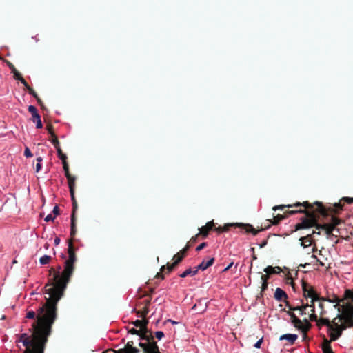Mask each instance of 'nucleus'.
<instances>
[{
	"label": "nucleus",
	"instance_id": "nucleus-56",
	"mask_svg": "<svg viewBox=\"0 0 353 353\" xmlns=\"http://www.w3.org/2000/svg\"><path fill=\"white\" fill-rule=\"evenodd\" d=\"M293 311H295V310H302V307L301 306H297V307H293V309H292Z\"/></svg>",
	"mask_w": 353,
	"mask_h": 353
},
{
	"label": "nucleus",
	"instance_id": "nucleus-19",
	"mask_svg": "<svg viewBox=\"0 0 353 353\" xmlns=\"http://www.w3.org/2000/svg\"><path fill=\"white\" fill-rule=\"evenodd\" d=\"M76 234V225H75V218H74V213L72 212V216H71V231L70 234L72 236H74Z\"/></svg>",
	"mask_w": 353,
	"mask_h": 353
},
{
	"label": "nucleus",
	"instance_id": "nucleus-5",
	"mask_svg": "<svg viewBox=\"0 0 353 353\" xmlns=\"http://www.w3.org/2000/svg\"><path fill=\"white\" fill-rule=\"evenodd\" d=\"M214 262V258H210L207 262L203 261L199 265L196 266L194 270L190 268L185 270L183 272L179 274L181 278H185L188 276H195L199 270H205L208 268L213 265Z\"/></svg>",
	"mask_w": 353,
	"mask_h": 353
},
{
	"label": "nucleus",
	"instance_id": "nucleus-63",
	"mask_svg": "<svg viewBox=\"0 0 353 353\" xmlns=\"http://www.w3.org/2000/svg\"><path fill=\"white\" fill-rule=\"evenodd\" d=\"M157 277H160L161 279H164V276L163 274H161L160 273H158L157 274Z\"/></svg>",
	"mask_w": 353,
	"mask_h": 353
},
{
	"label": "nucleus",
	"instance_id": "nucleus-45",
	"mask_svg": "<svg viewBox=\"0 0 353 353\" xmlns=\"http://www.w3.org/2000/svg\"><path fill=\"white\" fill-rule=\"evenodd\" d=\"M268 282L263 283L262 281L261 291L263 292L268 289Z\"/></svg>",
	"mask_w": 353,
	"mask_h": 353
},
{
	"label": "nucleus",
	"instance_id": "nucleus-27",
	"mask_svg": "<svg viewBox=\"0 0 353 353\" xmlns=\"http://www.w3.org/2000/svg\"><path fill=\"white\" fill-rule=\"evenodd\" d=\"M51 257L48 255H43L39 259V262L41 265L48 264Z\"/></svg>",
	"mask_w": 353,
	"mask_h": 353
},
{
	"label": "nucleus",
	"instance_id": "nucleus-46",
	"mask_svg": "<svg viewBox=\"0 0 353 353\" xmlns=\"http://www.w3.org/2000/svg\"><path fill=\"white\" fill-rule=\"evenodd\" d=\"M207 229V227H205V226H202L201 228H200L199 230V234H201L203 236V234L205 233V230Z\"/></svg>",
	"mask_w": 353,
	"mask_h": 353
},
{
	"label": "nucleus",
	"instance_id": "nucleus-16",
	"mask_svg": "<svg viewBox=\"0 0 353 353\" xmlns=\"http://www.w3.org/2000/svg\"><path fill=\"white\" fill-rule=\"evenodd\" d=\"M24 86L28 90L29 94H31L33 97H34L37 99V102L39 103V105L43 108V102L41 99L39 97L37 92L33 90V88H32L28 83L27 85Z\"/></svg>",
	"mask_w": 353,
	"mask_h": 353
},
{
	"label": "nucleus",
	"instance_id": "nucleus-20",
	"mask_svg": "<svg viewBox=\"0 0 353 353\" xmlns=\"http://www.w3.org/2000/svg\"><path fill=\"white\" fill-rule=\"evenodd\" d=\"M70 193L71 199L72 201V212H74V213H75V211L77 208V201L74 198V190L71 189V190H70Z\"/></svg>",
	"mask_w": 353,
	"mask_h": 353
},
{
	"label": "nucleus",
	"instance_id": "nucleus-61",
	"mask_svg": "<svg viewBox=\"0 0 353 353\" xmlns=\"http://www.w3.org/2000/svg\"><path fill=\"white\" fill-rule=\"evenodd\" d=\"M168 321L170 322V323H171L172 324H173V325H174V324H177V323H178V322L174 321H173V320H172V319H168Z\"/></svg>",
	"mask_w": 353,
	"mask_h": 353
},
{
	"label": "nucleus",
	"instance_id": "nucleus-9",
	"mask_svg": "<svg viewBox=\"0 0 353 353\" xmlns=\"http://www.w3.org/2000/svg\"><path fill=\"white\" fill-rule=\"evenodd\" d=\"M314 234H320V232L313 231L312 234L301 237L299 239L301 241V245L304 248L310 246L312 243V236Z\"/></svg>",
	"mask_w": 353,
	"mask_h": 353
},
{
	"label": "nucleus",
	"instance_id": "nucleus-31",
	"mask_svg": "<svg viewBox=\"0 0 353 353\" xmlns=\"http://www.w3.org/2000/svg\"><path fill=\"white\" fill-rule=\"evenodd\" d=\"M24 156L27 158H30L33 156L32 153L31 152L28 146H25Z\"/></svg>",
	"mask_w": 353,
	"mask_h": 353
},
{
	"label": "nucleus",
	"instance_id": "nucleus-13",
	"mask_svg": "<svg viewBox=\"0 0 353 353\" xmlns=\"http://www.w3.org/2000/svg\"><path fill=\"white\" fill-rule=\"evenodd\" d=\"M298 339V335L296 334H285L279 337V341L287 340L290 344L293 345Z\"/></svg>",
	"mask_w": 353,
	"mask_h": 353
},
{
	"label": "nucleus",
	"instance_id": "nucleus-57",
	"mask_svg": "<svg viewBox=\"0 0 353 353\" xmlns=\"http://www.w3.org/2000/svg\"><path fill=\"white\" fill-rule=\"evenodd\" d=\"M286 306L290 310H292L293 307L291 305H290L289 303L286 302Z\"/></svg>",
	"mask_w": 353,
	"mask_h": 353
},
{
	"label": "nucleus",
	"instance_id": "nucleus-10",
	"mask_svg": "<svg viewBox=\"0 0 353 353\" xmlns=\"http://www.w3.org/2000/svg\"><path fill=\"white\" fill-rule=\"evenodd\" d=\"M50 134L52 137V143L57 149L58 157L62 161V162L66 161L67 156L62 152V151L59 147V143L58 139H57V137L55 136V134Z\"/></svg>",
	"mask_w": 353,
	"mask_h": 353
},
{
	"label": "nucleus",
	"instance_id": "nucleus-53",
	"mask_svg": "<svg viewBox=\"0 0 353 353\" xmlns=\"http://www.w3.org/2000/svg\"><path fill=\"white\" fill-rule=\"evenodd\" d=\"M116 353H128L125 349H120L116 351Z\"/></svg>",
	"mask_w": 353,
	"mask_h": 353
},
{
	"label": "nucleus",
	"instance_id": "nucleus-18",
	"mask_svg": "<svg viewBox=\"0 0 353 353\" xmlns=\"http://www.w3.org/2000/svg\"><path fill=\"white\" fill-rule=\"evenodd\" d=\"M12 74L14 79L20 81L23 85H27L26 81L23 79L21 74L17 70L12 72Z\"/></svg>",
	"mask_w": 353,
	"mask_h": 353
},
{
	"label": "nucleus",
	"instance_id": "nucleus-52",
	"mask_svg": "<svg viewBox=\"0 0 353 353\" xmlns=\"http://www.w3.org/2000/svg\"><path fill=\"white\" fill-rule=\"evenodd\" d=\"M267 243H268L267 240H265L263 242H261V243L259 244V247L261 248H262L265 247L267 245Z\"/></svg>",
	"mask_w": 353,
	"mask_h": 353
},
{
	"label": "nucleus",
	"instance_id": "nucleus-62",
	"mask_svg": "<svg viewBox=\"0 0 353 353\" xmlns=\"http://www.w3.org/2000/svg\"><path fill=\"white\" fill-rule=\"evenodd\" d=\"M309 307H311V308L314 309V308H315V307H314V302H313V303H312V302L311 301V303H310V304H309Z\"/></svg>",
	"mask_w": 353,
	"mask_h": 353
},
{
	"label": "nucleus",
	"instance_id": "nucleus-50",
	"mask_svg": "<svg viewBox=\"0 0 353 353\" xmlns=\"http://www.w3.org/2000/svg\"><path fill=\"white\" fill-rule=\"evenodd\" d=\"M41 169V163H37L36 165V172H39Z\"/></svg>",
	"mask_w": 353,
	"mask_h": 353
},
{
	"label": "nucleus",
	"instance_id": "nucleus-25",
	"mask_svg": "<svg viewBox=\"0 0 353 353\" xmlns=\"http://www.w3.org/2000/svg\"><path fill=\"white\" fill-rule=\"evenodd\" d=\"M0 60H2L3 61H4L6 63V65L8 66V68L11 70L12 73L14 72L15 70H17L14 65L8 60L4 59L1 57H0Z\"/></svg>",
	"mask_w": 353,
	"mask_h": 353
},
{
	"label": "nucleus",
	"instance_id": "nucleus-6",
	"mask_svg": "<svg viewBox=\"0 0 353 353\" xmlns=\"http://www.w3.org/2000/svg\"><path fill=\"white\" fill-rule=\"evenodd\" d=\"M230 227H234V228H240L242 229L245 230V232L247 233H252L254 235H256L258 233V231L256 230L252 225L250 224H244L242 223H228L225 224L224 226L221 227L219 226L216 228H215V230L218 232L219 233L228 232L229 230Z\"/></svg>",
	"mask_w": 353,
	"mask_h": 353
},
{
	"label": "nucleus",
	"instance_id": "nucleus-59",
	"mask_svg": "<svg viewBox=\"0 0 353 353\" xmlns=\"http://www.w3.org/2000/svg\"><path fill=\"white\" fill-rule=\"evenodd\" d=\"M36 117H40V116L38 114L34 115V117H32V121L34 123H36Z\"/></svg>",
	"mask_w": 353,
	"mask_h": 353
},
{
	"label": "nucleus",
	"instance_id": "nucleus-33",
	"mask_svg": "<svg viewBox=\"0 0 353 353\" xmlns=\"http://www.w3.org/2000/svg\"><path fill=\"white\" fill-rule=\"evenodd\" d=\"M208 245L207 243L206 242H203L201 243L200 245H199L196 248V252H199L201 251V250H203L204 248H205L206 246Z\"/></svg>",
	"mask_w": 353,
	"mask_h": 353
},
{
	"label": "nucleus",
	"instance_id": "nucleus-26",
	"mask_svg": "<svg viewBox=\"0 0 353 353\" xmlns=\"http://www.w3.org/2000/svg\"><path fill=\"white\" fill-rule=\"evenodd\" d=\"M213 226H214L213 221H209L207 223V224L205 225V227H207V229H206L205 233L203 234V238L207 237V236L208 234V232L212 229Z\"/></svg>",
	"mask_w": 353,
	"mask_h": 353
},
{
	"label": "nucleus",
	"instance_id": "nucleus-54",
	"mask_svg": "<svg viewBox=\"0 0 353 353\" xmlns=\"http://www.w3.org/2000/svg\"><path fill=\"white\" fill-rule=\"evenodd\" d=\"M344 200L347 201L349 203H353V198L345 197Z\"/></svg>",
	"mask_w": 353,
	"mask_h": 353
},
{
	"label": "nucleus",
	"instance_id": "nucleus-60",
	"mask_svg": "<svg viewBox=\"0 0 353 353\" xmlns=\"http://www.w3.org/2000/svg\"><path fill=\"white\" fill-rule=\"evenodd\" d=\"M42 161H43V159L41 157H39L37 158V163H41Z\"/></svg>",
	"mask_w": 353,
	"mask_h": 353
},
{
	"label": "nucleus",
	"instance_id": "nucleus-42",
	"mask_svg": "<svg viewBox=\"0 0 353 353\" xmlns=\"http://www.w3.org/2000/svg\"><path fill=\"white\" fill-rule=\"evenodd\" d=\"M199 235V234H197L194 236L192 237V239L190 241V244L194 243L196 241V239H197V237H198ZM188 245H189V247L191 245H189V244H188Z\"/></svg>",
	"mask_w": 353,
	"mask_h": 353
},
{
	"label": "nucleus",
	"instance_id": "nucleus-29",
	"mask_svg": "<svg viewBox=\"0 0 353 353\" xmlns=\"http://www.w3.org/2000/svg\"><path fill=\"white\" fill-rule=\"evenodd\" d=\"M326 301H328V302H330V303H336V304L334 305L335 308H337L339 307V299L336 296H335L334 299H326Z\"/></svg>",
	"mask_w": 353,
	"mask_h": 353
},
{
	"label": "nucleus",
	"instance_id": "nucleus-55",
	"mask_svg": "<svg viewBox=\"0 0 353 353\" xmlns=\"http://www.w3.org/2000/svg\"><path fill=\"white\" fill-rule=\"evenodd\" d=\"M303 322H304V324L307 323V327H311L312 325L307 319H304Z\"/></svg>",
	"mask_w": 353,
	"mask_h": 353
},
{
	"label": "nucleus",
	"instance_id": "nucleus-7",
	"mask_svg": "<svg viewBox=\"0 0 353 353\" xmlns=\"http://www.w3.org/2000/svg\"><path fill=\"white\" fill-rule=\"evenodd\" d=\"M188 250L189 245H186V246L180 252L174 256L173 260H174V262L173 263H168L166 266L163 265L161 267V272H163L165 269H167L168 272L172 271L173 269L183 260Z\"/></svg>",
	"mask_w": 353,
	"mask_h": 353
},
{
	"label": "nucleus",
	"instance_id": "nucleus-47",
	"mask_svg": "<svg viewBox=\"0 0 353 353\" xmlns=\"http://www.w3.org/2000/svg\"><path fill=\"white\" fill-rule=\"evenodd\" d=\"M148 312H149V310L148 309L147 306H145L141 316L143 317V318L145 317V316L148 314Z\"/></svg>",
	"mask_w": 353,
	"mask_h": 353
},
{
	"label": "nucleus",
	"instance_id": "nucleus-28",
	"mask_svg": "<svg viewBox=\"0 0 353 353\" xmlns=\"http://www.w3.org/2000/svg\"><path fill=\"white\" fill-rule=\"evenodd\" d=\"M133 324L137 327H140L141 330H143L146 327V323H143L142 321L137 320L134 322H133Z\"/></svg>",
	"mask_w": 353,
	"mask_h": 353
},
{
	"label": "nucleus",
	"instance_id": "nucleus-41",
	"mask_svg": "<svg viewBox=\"0 0 353 353\" xmlns=\"http://www.w3.org/2000/svg\"><path fill=\"white\" fill-rule=\"evenodd\" d=\"M53 214L54 216L58 215L59 214V208L58 205H55L52 210Z\"/></svg>",
	"mask_w": 353,
	"mask_h": 353
},
{
	"label": "nucleus",
	"instance_id": "nucleus-64",
	"mask_svg": "<svg viewBox=\"0 0 353 353\" xmlns=\"http://www.w3.org/2000/svg\"><path fill=\"white\" fill-rule=\"evenodd\" d=\"M106 353H116V351L115 350H109L106 352Z\"/></svg>",
	"mask_w": 353,
	"mask_h": 353
},
{
	"label": "nucleus",
	"instance_id": "nucleus-37",
	"mask_svg": "<svg viewBox=\"0 0 353 353\" xmlns=\"http://www.w3.org/2000/svg\"><path fill=\"white\" fill-rule=\"evenodd\" d=\"M269 278H270V274H262L261 277V280H262V281L263 283L268 282Z\"/></svg>",
	"mask_w": 353,
	"mask_h": 353
},
{
	"label": "nucleus",
	"instance_id": "nucleus-49",
	"mask_svg": "<svg viewBox=\"0 0 353 353\" xmlns=\"http://www.w3.org/2000/svg\"><path fill=\"white\" fill-rule=\"evenodd\" d=\"M285 207H286V205H278V206H275L273 208V210H283Z\"/></svg>",
	"mask_w": 353,
	"mask_h": 353
},
{
	"label": "nucleus",
	"instance_id": "nucleus-17",
	"mask_svg": "<svg viewBox=\"0 0 353 353\" xmlns=\"http://www.w3.org/2000/svg\"><path fill=\"white\" fill-rule=\"evenodd\" d=\"M44 304L45 303H43L41 306L39 307L36 312L33 310L28 311L26 317L30 319H36L34 322L37 321L38 311Z\"/></svg>",
	"mask_w": 353,
	"mask_h": 353
},
{
	"label": "nucleus",
	"instance_id": "nucleus-23",
	"mask_svg": "<svg viewBox=\"0 0 353 353\" xmlns=\"http://www.w3.org/2000/svg\"><path fill=\"white\" fill-rule=\"evenodd\" d=\"M67 179L68 181L69 190H71L72 188V190H74L76 178L74 176L70 175L69 178H67Z\"/></svg>",
	"mask_w": 353,
	"mask_h": 353
},
{
	"label": "nucleus",
	"instance_id": "nucleus-48",
	"mask_svg": "<svg viewBox=\"0 0 353 353\" xmlns=\"http://www.w3.org/2000/svg\"><path fill=\"white\" fill-rule=\"evenodd\" d=\"M234 263L233 262H231L226 268H224L223 270V272H227L229 270L230 268H232V266L233 265Z\"/></svg>",
	"mask_w": 353,
	"mask_h": 353
},
{
	"label": "nucleus",
	"instance_id": "nucleus-44",
	"mask_svg": "<svg viewBox=\"0 0 353 353\" xmlns=\"http://www.w3.org/2000/svg\"><path fill=\"white\" fill-rule=\"evenodd\" d=\"M311 327H307V323L306 324H304V325H301V330H303L304 332H307L308 331Z\"/></svg>",
	"mask_w": 353,
	"mask_h": 353
},
{
	"label": "nucleus",
	"instance_id": "nucleus-1",
	"mask_svg": "<svg viewBox=\"0 0 353 353\" xmlns=\"http://www.w3.org/2000/svg\"><path fill=\"white\" fill-rule=\"evenodd\" d=\"M68 259L64 262V270L58 266L51 279L44 288L46 303L39 310L37 321L32 324V334L30 336L26 333L21 334L18 340L21 342L26 350L32 349L39 343L40 339L49 337L52 332V325L58 317L57 304L63 296L65 290L74 270L77 256L71 241L68 242Z\"/></svg>",
	"mask_w": 353,
	"mask_h": 353
},
{
	"label": "nucleus",
	"instance_id": "nucleus-38",
	"mask_svg": "<svg viewBox=\"0 0 353 353\" xmlns=\"http://www.w3.org/2000/svg\"><path fill=\"white\" fill-rule=\"evenodd\" d=\"M310 320L312 321H316L317 322V321H318L317 315L315 314L314 313H312L310 315Z\"/></svg>",
	"mask_w": 353,
	"mask_h": 353
},
{
	"label": "nucleus",
	"instance_id": "nucleus-12",
	"mask_svg": "<svg viewBox=\"0 0 353 353\" xmlns=\"http://www.w3.org/2000/svg\"><path fill=\"white\" fill-rule=\"evenodd\" d=\"M274 299L278 301H282L288 299L286 292L280 288H277L274 294Z\"/></svg>",
	"mask_w": 353,
	"mask_h": 353
},
{
	"label": "nucleus",
	"instance_id": "nucleus-30",
	"mask_svg": "<svg viewBox=\"0 0 353 353\" xmlns=\"http://www.w3.org/2000/svg\"><path fill=\"white\" fill-rule=\"evenodd\" d=\"M28 111L31 113L32 117H34V115L38 114L37 108L33 105L28 107Z\"/></svg>",
	"mask_w": 353,
	"mask_h": 353
},
{
	"label": "nucleus",
	"instance_id": "nucleus-8",
	"mask_svg": "<svg viewBox=\"0 0 353 353\" xmlns=\"http://www.w3.org/2000/svg\"><path fill=\"white\" fill-rule=\"evenodd\" d=\"M303 292L304 297L306 299L310 298L312 303L319 301V296L312 287L304 283L303 285Z\"/></svg>",
	"mask_w": 353,
	"mask_h": 353
},
{
	"label": "nucleus",
	"instance_id": "nucleus-21",
	"mask_svg": "<svg viewBox=\"0 0 353 353\" xmlns=\"http://www.w3.org/2000/svg\"><path fill=\"white\" fill-rule=\"evenodd\" d=\"M132 344H133V342L132 341H128V343L126 344V350L128 353H130V352H139V350L136 348V347H134L132 346Z\"/></svg>",
	"mask_w": 353,
	"mask_h": 353
},
{
	"label": "nucleus",
	"instance_id": "nucleus-4",
	"mask_svg": "<svg viewBox=\"0 0 353 353\" xmlns=\"http://www.w3.org/2000/svg\"><path fill=\"white\" fill-rule=\"evenodd\" d=\"M139 336L140 340L145 341V342L140 341L139 343L143 352L145 353H160L154 336L151 334H148L146 327L141 331Z\"/></svg>",
	"mask_w": 353,
	"mask_h": 353
},
{
	"label": "nucleus",
	"instance_id": "nucleus-40",
	"mask_svg": "<svg viewBox=\"0 0 353 353\" xmlns=\"http://www.w3.org/2000/svg\"><path fill=\"white\" fill-rule=\"evenodd\" d=\"M141 330H137V329L135 328H132L129 332L132 334H137V335H139L140 334V332H141Z\"/></svg>",
	"mask_w": 353,
	"mask_h": 353
},
{
	"label": "nucleus",
	"instance_id": "nucleus-51",
	"mask_svg": "<svg viewBox=\"0 0 353 353\" xmlns=\"http://www.w3.org/2000/svg\"><path fill=\"white\" fill-rule=\"evenodd\" d=\"M54 243L56 245H58L60 243V238L58 236L55 237V239L54 240Z\"/></svg>",
	"mask_w": 353,
	"mask_h": 353
},
{
	"label": "nucleus",
	"instance_id": "nucleus-15",
	"mask_svg": "<svg viewBox=\"0 0 353 353\" xmlns=\"http://www.w3.org/2000/svg\"><path fill=\"white\" fill-rule=\"evenodd\" d=\"M263 271L268 274H276L281 272V268L279 266L272 267L269 265Z\"/></svg>",
	"mask_w": 353,
	"mask_h": 353
},
{
	"label": "nucleus",
	"instance_id": "nucleus-14",
	"mask_svg": "<svg viewBox=\"0 0 353 353\" xmlns=\"http://www.w3.org/2000/svg\"><path fill=\"white\" fill-rule=\"evenodd\" d=\"M288 314L290 316L292 323L294 324V327L296 328H301V325H302V321L299 319L294 313L292 312H288Z\"/></svg>",
	"mask_w": 353,
	"mask_h": 353
},
{
	"label": "nucleus",
	"instance_id": "nucleus-2",
	"mask_svg": "<svg viewBox=\"0 0 353 353\" xmlns=\"http://www.w3.org/2000/svg\"><path fill=\"white\" fill-rule=\"evenodd\" d=\"M315 204L319 205V208L314 210L313 206L308 201L303 203L297 202L294 205H288L287 207L292 208L293 206H304L306 209L298 210H290L286 212L288 215L294 214L296 213H304L305 216L301 218V222L296 225V230H301L305 228H309L311 227H316L317 230L323 229L325 230L326 234L329 235L331 234L332 230L327 228L326 225H320L317 223V216L318 214H323L324 210L322 208L321 204L319 202H316Z\"/></svg>",
	"mask_w": 353,
	"mask_h": 353
},
{
	"label": "nucleus",
	"instance_id": "nucleus-3",
	"mask_svg": "<svg viewBox=\"0 0 353 353\" xmlns=\"http://www.w3.org/2000/svg\"><path fill=\"white\" fill-rule=\"evenodd\" d=\"M317 325L326 326L330 340L336 341L342 335L344 330L348 326H353V313L349 310L338 314L332 322L329 319L321 318L317 321Z\"/></svg>",
	"mask_w": 353,
	"mask_h": 353
},
{
	"label": "nucleus",
	"instance_id": "nucleus-22",
	"mask_svg": "<svg viewBox=\"0 0 353 353\" xmlns=\"http://www.w3.org/2000/svg\"><path fill=\"white\" fill-rule=\"evenodd\" d=\"M322 349L323 353H334L330 345V342L327 341L323 344Z\"/></svg>",
	"mask_w": 353,
	"mask_h": 353
},
{
	"label": "nucleus",
	"instance_id": "nucleus-43",
	"mask_svg": "<svg viewBox=\"0 0 353 353\" xmlns=\"http://www.w3.org/2000/svg\"><path fill=\"white\" fill-rule=\"evenodd\" d=\"M284 217L282 215H277L276 217L274 218V219H276V220L274 221L273 223L274 224H277L281 220H282Z\"/></svg>",
	"mask_w": 353,
	"mask_h": 353
},
{
	"label": "nucleus",
	"instance_id": "nucleus-32",
	"mask_svg": "<svg viewBox=\"0 0 353 353\" xmlns=\"http://www.w3.org/2000/svg\"><path fill=\"white\" fill-rule=\"evenodd\" d=\"M36 127L37 129L42 128V123L40 117H36Z\"/></svg>",
	"mask_w": 353,
	"mask_h": 353
},
{
	"label": "nucleus",
	"instance_id": "nucleus-24",
	"mask_svg": "<svg viewBox=\"0 0 353 353\" xmlns=\"http://www.w3.org/2000/svg\"><path fill=\"white\" fill-rule=\"evenodd\" d=\"M62 164H63V168L66 178H69L70 175H71V174H70V172H69L68 163H67L66 161H65L62 162Z\"/></svg>",
	"mask_w": 353,
	"mask_h": 353
},
{
	"label": "nucleus",
	"instance_id": "nucleus-58",
	"mask_svg": "<svg viewBox=\"0 0 353 353\" xmlns=\"http://www.w3.org/2000/svg\"><path fill=\"white\" fill-rule=\"evenodd\" d=\"M301 307H302V310H306V308L309 307V304H308V303H307V304H305V305H303L301 306Z\"/></svg>",
	"mask_w": 353,
	"mask_h": 353
},
{
	"label": "nucleus",
	"instance_id": "nucleus-35",
	"mask_svg": "<svg viewBox=\"0 0 353 353\" xmlns=\"http://www.w3.org/2000/svg\"><path fill=\"white\" fill-rule=\"evenodd\" d=\"M155 336L159 339L161 340L164 336V333L162 331H157L155 332Z\"/></svg>",
	"mask_w": 353,
	"mask_h": 353
},
{
	"label": "nucleus",
	"instance_id": "nucleus-36",
	"mask_svg": "<svg viewBox=\"0 0 353 353\" xmlns=\"http://www.w3.org/2000/svg\"><path fill=\"white\" fill-rule=\"evenodd\" d=\"M263 341V338H261L254 345V347L255 348L259 349L261 347V345Z\"/></svg>",
	"mask_w": 353,
	"mask_h": 353
},
{
	"label": "nucleus",
	"instance_id": "nucleus-39",
	"mask_svg": "<svg viewBox=\"0 0 353 353\" xmlns=\"http://www.w3.org/2000/svg\"><path fill=\"white\" fill-rule=\"evenodd\" d=\"M46 130H48V132H54V131L53 125L50 123L47 124Z\"/></svg>",
	"mask_w": 353,
	"mask_h": 353
},
{
	"label": "nucleus",
	"instance_id": "nucleus-11",
	"mask_svg": "<svg viewBox=\"0 0 353 353\" xmlns=\"http://www.w3.org/2000/svg\"><path fill=\"white\" fill-rule=\"evenodd\" d=\"M48 338L44 336L43 339H40L39 343L32 349L33 353H44Z\"/></svg>",
	"mask_w": 353,
	"mask_h": 353
},
{
	"label": "nucleus",
	"instance_id": "nucleus-34",
	"mask_svg": "<svg viewBox=\"0 0 353 353\" xmlns=\"http://www.w3.org/2000/svg\"><path fill=\"white\" fill-rule=\"evenodd\" d=\"M55 219V216L52 215L51 214H49L46 216L45 218V221L49 222V221H53Z\"/></svg>",
	"mask_w": 353,
	"mask_h": 353
}]
</instances>
